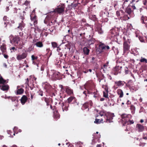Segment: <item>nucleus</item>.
Listing matches in <instances>:
<instances>
[{"label": "nucleus", "mask_w": 147, "mask_h": 147, "mask_svg": "<svg viewBox=\"0 0 147 147\" xmlns=\"http://www.w3.org/2000/svg\"><path fill=\"white\" fill-rule=\"evenodd\" d=\"M3 55L4 57L6 59H8V56L7 55H5V53H4L3 54H2Z\"/></svg>", "instance_id": "nucleus-62"}, {"label": "nucleus", "mask_w": 147, "mask_h": 147, "mask_svg": "<svg viewBox=\"0 0 147 147\" xmlns=\"http://www.w3.org/2000/svg\"><path fill=\"white\" fill-rule=\"evenodd\" d=\"M36 45L37 47H42L43 46L42 42L40 41L36 42Z\"/></svg>", "instance_id": "nucleus-37"}, {"label": "nucleus", "mask_w": 147, "mask_h": 147, "mask_svg": "<svg viewBox=\"0 0 147 147\" xmlns=\"http://www.w3.org/2000/svg\"><path fill=\"white\" fill-rule=\"evenodd\" d=\"M130 88L131 90H133L136 91V89L134 86H130Z\"/></svg>", "instance_id": "nucleus-61"}, {"label": "nucleus", "mask_w": 147, "mask_h": 147, "mask_svg": "<svg viewBox=\"0 0 147 147\" xmlns=\"http://www.w3.org/2000/svg\"><path fill=\"white\" fill-rule=\"evenodd\" d=\"M98 114L101 116H104V117L106 119V122L111 123L113 122L112 120L113 117L114 116L113 113H111L109 112L106 113L105 111H100Z\"/></svg>", "instance_id": "nucleus-2"}, {"label": "nucleus", "mask_w": 147, "mask_h": 147, "mask_svg": "<svg viewBox=\"0 0 147 147\" xmlns=\"http://www.w3.org/2000/svg\"><path fill=\"white\" fill-rule=\"evenodd\" d=\"M51 45L52 47H53V48H57L58 47L57 44L55 42H52Z\"/></svg>", "instance_id": "nucleus-44"}, {"label": "nucleus", "mask_w": 147, "mask_h": 147, "mask_svg": "<svg viewBox=\"0 0 147 147\" xmlns=\"http://www.w3.org/2000/svg\"><path fill=\"white\" fill-rule=\"evenodd\" d=\"M11 36L12 39L10 40L11 43L15 44H18L21 39L20 36L15 35L14 36L12 35Z\"/></svg>", "instance_id": "nucleus-8"}, {"label": "nucleus", "mask_w": 147, "mask_h": 147, "mask_svg": "<svg viewBox=\"0 0 147 147\" xmlns=\"http://www.w3.org/2000/svg\"><path fill=\"white\" fill-rule=\"evenodd\" d=\"M132 11L131 8V5H129L126 8L125 12L129 15V16L130 17V15Z\"/></svg>", "instance_id": "nucleus-27"}, {"label": "nucleus", "mask_w": 147, "mask_h": 147, "mask_svg": "<svg viewBox=\"0 0 147 147\" xmlns=\"http://www.w3.org/2000/svg\"><path fill=\"white\" fill-rule=\"evenodd\" d=\"M84 53L86 55H88L89 54L90 50L87 47H84L83 49Z\"/></svg>", "instance_id": "nucleus-31"}, {"label": "nucleus", "mask_w": 147, "mask_h": 147, "mask_svg": "<svg viewBox=\"0 0 147 147\" xmlns=\"http://www.w3.org/2000/svg\"><path fill=\"white\" fill-rule=\"evenodd\" d=\"M109 34L111 37H114L117 34V33L114 29H111L110 30Z\"/></svg>", "instance_id": "nucleus-28"}, {"label": "nucleus", "mask_w": 147, "mask_h": 147, "mask_svg": "<svg viewBox=\"0 0 147 147\" xmlns=\"http://www.w3.org/2000/svg\"><path fill=\"white\" fill-rule=\"evenodd\" d=\"M117 93L119 96V98H121L123 97V93L122 90L120 89H118L117 91Z\"/></svg>", "instance_id": "nucleus-29"}, {"label": "nucleus", "mask_w": 147, "mask_h": 147, "mask_svg": "<svg viewBox=\"0 0 147 147\" xmlns=\"http://www.w3.org/2000/svg\"><path fill=\"white\" fill-rule=\"evenodd\" d=\"M80 1L84 5H85L89 2V0H80Z\"/></svg>", "instance_id": "nucleus-49"}, {"label": "nucleus", "mask_w": 147, "mask_h": 147, "mask_svg": "<svg viewBox=\"0 0 147 147\" xmlns=\"http://www.w3.org/2000/svg\"><path fill=\"white\" fill-rule=\"evenodd\" d=\"M74 46L73 44L71 42H69L65 45L64 48L62 50V52L64 54V56L66 57L68 52L70 51L71 48H72Z\"/></svg>", "instance_id": "nucleus-4"}, {"label": "nucleus", "mask_w": 147, "mask_h": 147, "mask_svg": "<svg viewBox=\"0 0 147 147\" xmlns=\"http://www.w3.org/2000/svg\"><path fill=\"white\" fill-rule=\"evenodd\" d=\"M57 51L59 53H62V52H61V49L60 48V47H57Z\"/></svg>", "instance_id": "nucleus-57"}, {"label": "nucleus", "mask_w": 147, "mask_h": 147, "mask_svg": "<svg viewBox=\"0 0 147 147\" xmlns=\"http://www.w3.org/2000/svg\"><path fill=\"white\" fill-rule=\"evenodd\" d=\"M72 4H73V7L74 8V9H75V8L78 6V5L79 4V3L78 2H74L73 3H72Z\"/></svg>", "instance_id": "nucleus-43"}, {"label": "nucleus", "mask_w": 147, "mask_h": 147, "mask_svg": "<svg viewBox=\"0 0 147 147\" xmlns=\"http://www.w3.org/2000/svg\"><path fill=\"white\" fill-rule=\"evenodd\" d=\"M131 8L133 10L135 9H136V7L134 5V4H132V5H131Z\"/></svg>", "instance_id": "nucleus-59"}, {"label": "nucleus", "mask_w": 147, "mask_h": 147, "mask_svg": "<svg viewBox=\"0 0 147 147\" xmlns=\"http://www.w3.org/2000/svg\"><path fill=\"white\" fill-rule=\"evenodd\" d=\"M122 68L121 66H116L115 67H114L113 69V71L114 75H117L118 73H121V71H120V69Z\"/></svg>", "instance_id": "nucleus-14"}, {"label": "nucleus", "mask_w": 147, "mask_h": 147, "mask_svg": "<svg viewBox=\"0 0 147 147\" xmlns=\"http://www.w3.org/2000/svg\"><path fill=\"white\" fill-rule=\"evenodd\" d=\"M42 98L44 99V101L46 103H49L50 99L49 98L43 97Z\"/></svg>", "instance_id": "nucleus-51"}, {"label": "nucleus", "mask_w": 147, "mask_h": 147, "mask_svg": "<svg viewBox=\"0 0 147 147\" xmlns=\"http://www.w3.org/2000/svg\"><path fill=\"white\" fill-rule=\"evenodd\" d=\"M62 111L64 112V111H67L68 110V108L69 107V103L66 102H63L62 103L61 105Z\"/></svg>", "instance_id": "nucleus-15"}, {"label": "nucleus", "mask_w": 147, "mask_h": 147, "mask_svg": "<svg viewBox=\"0 0 147 147\" xmlns=\"http://www.w3.org/2000/svg\"><path fill=\"white\" fill-rule=\"evenodd\" d=\"M65 6L64 4H61L58 6L57 8H56L54 10L56 13L61 14L64 11V9Z\"/></svg>", "instance_id": "nucleus-9"}, {"label": "nucleus", "mask_w": 147, "mask_h": 147, "mask_svg": "<svg viewBox=\"0 0 147 147\" xmlns=\"http://www.w3.org/2000/svg\"><path fill=\"white\" fill-rule=\"evenodd\" d=\"M127 123V124L128 125H130L131 124H133L134 123V121L133 120H131L130 119H128L127 121L125 122V124Z\"/></svg>", "instance_id": "nucleus-45"}, {"label": "nucleus", "mask_w": 147, "mask_h": 147, "mask_svg": "<svg viewBox=\"0 0 147 147\" xmlns=\"http://www.w3.org/2000/svg\"><path fill=\"white\" fill-rule=\"evenodd\" d=\"M30 1L26 0L25 1L23 5H25V6L28 7L30 5Z\"/></svg>", "instance_id": "nucleus-47"}, {"label": "nucleus", "mask_w": 147, "mask_h": 147, "mask_svg": "<svg viewBox=\"0 0 147 147\" xmlns=\"http://www.w3.org/2000/svg\"><path fill=\"white\" fill-rule=\"evenodd\" d=\"M20 86H18L17 87V90L16 91L17 94H22L24 92V90L22 88H19Z\"/></svg>", "instance_id": "nucleus-26"}, {"label": "nucleus", "mask_w": 147, "mask_h": 147, "mask_svg": "<svg viewBox=\"0 0 147 147\" xmlns=\"http://www.w3.org/2000/svg\"><path fill=\"white\" fill-rule=\"evenodd\" d=\"M124 71L125 74H128L130 71L128 69L127 67H125L124 68Z\"/></svg>", "instance_id": "nucleus-50"}, {"label": "nucleus", "mask_w": 147, "mask_h": 147, "mask_svg": "<svg viewBox=\"0 0 147 147\" xmlns=\"http://www.w3.org/2000/svg\"><path fill=\"white\" fill-rule=\"evenodd\" d=\"M38 94L41 96H43V92L42 91L40 90L38 91Z\"/></svg>", "instance_id": "nucleus-58"}, {"label": "nucleus", "mask_w": 147, "mask_h": 147, "mask_svg": "<svg viewBox=\"0 0 147 147\" xmlns=\"http://www.w3.org/2000/svg\"><path fill=\"white\" fill-rule=\"evenodd\" d=\"M76 101V98L74 96H70L67 99V102H65L67 103H74Z\"/></svg>", "instance_id": "nucleus-22"}, {"label": "nucleus", "mask_w": 147, "mask_h": 147, "mask_svg": "<svg viewBox=\"0 0 147 147\" xmlns=\"http://www.w3.org/2000/svg\"><path fill=\"white\" fill-rule=\"evenodd\" d=\"M32 61V64L34 65H36L38 67V61Z\"/></svg>", "instance_id": "nucleus-54"}, {"label": "nucleus", "mask_w": 147, "mask_h": 147, "mask_svg": "<svg viewBox=\"0 0 147 147\" xmlns=\"http://www.w3.org/2000/svg\"><path fill=\"white\" fill-rule=\"evenodd\" d=\"M29 82V79L28 78H27L26 79V80L25 83V84H27L28 85Z\"/></svg>", "instance_id": "nucleus-64"}, {"label": "nucleus", "mask_w": 147, "mask_h": 147, "mask_svg": "<svg viewBox=\"0 0 147 147\" xmlns=\"http://www.w3.org/2000/svg\"><path fill=\"white\" fill-rule=\"evenodd\" d=\"M95 41V39L94 38H92L88 40V44L89 45H90L92 44H94V43Z\"/></svg>", "instance_id": "nucleus-36"}, {"label": "nucleus", "mask_w": 147, "mask_h": 147, "mask_svg": "<svg viewBox=\"0 0 147 147\" xmlns=\"http://www.w3.org/2000/svg\"><path fill=\"white\" fill-rule=\"evenodd\" d=\"M43 86L47 92L51 88V86L48 83L46 82L43 84Z\"/></svg>", "instance_id": "nucleus-21"}, {"label": "nucleus", "mask_w": 147, "mask_h": 147, "mask_svg": "<svg viewBox=\"0 0 147 147\" xmlns=\"http://www.w3.org/2000/svg\"><path fill=\"white\" fill-rule=\"evenodd\" d=\"M54 117L56 119H58L59 117V115L57 113H55L54 115Z\"/></svg>", "instance_id": "nucleus-52"}, {"label": "nucleus", "mask_w": 147, "mask_h": 147, "mask_svg": "<svg viewBox=\"0 0 147 147\" xmlns=\"http://www.w3.org/2000/svg\"><path fill=\"white\" fill-rule=\"evenodd\" d=\"M99 49L98 51L100 53L102 52L103 50H108L110 49L109 46L105 45L104 44L102 43H100L99 45Z\"/></svg>", "instance_id": "nucleus-10"}, {"label": "nucleus", "mask_w": 147, "mask_h": 147, "mask_svg": "<svg viewBox=\"0 0 147 147\" xmlns=\"http://www.w3.org/2000/svg\"><path fill=\"white\" fill-rule=\"evenodd\" d=\"M122 118V120L123 121H125V122L127 121L129 119H130L131 117V115L130 114H126L125 113L122 114L121 116Z\"/></svg>", "instance_id": "nucleus-13"}, {"label": "nucleus", "mask_w": 147, "mask_h": 147, "mask_svg": "<svg viewBox=\"0 0 147 147\" xmlns=\"http://www.w3.org/2000/svg\"><path fill=\"white\" fill-rule=\"evenodd\" d=\"M34 49V47L33 45H30L27 51L29 52L32 51Z\"/></svg>", "instance_id": "nucleus-42"}, {"label": "nucleus", "mask_w": 147, "mask_h": 147, "mask_svg": "<svg viewBox=\"0 0 147 147\" xmlns=\"http://www.w3.org/2000/svg\"><path fill=\"white\" fill-rule=\"evenodd\" d=\"M0 49L2 51V54L6 52V45L3 44L0 47Z\"/></svg>", "instance_id": "nucleus-24"}, {"label": "nucleus", "mask_w": 147, "mask_h": 147, "mask_svg": "<svg viewBox=\"0 0 147 147\" xmlns=\"http://www.w3.org/2000/svg\"><path fill=\"white\" fill-rule=\"evenodd\" d=\"M115 84L118 87H116L115 86H114V87L115 88V89H117L118 88V87H121L123 86L125 84H126V83L124 81H116L115 82Z\"/></svg>", "instance_id": "nucleus-18"}, {"label": "nucleus", "mask_w": 147, "mask_h": 147, "mask_svg": "<svg viewBox=\"0 0 147 147\" xmlns=\"http://www.w3.org/2000/svg\"><path fill=\"white\" fill-rule=\"evenodd\" d=\"M44 66L42 65L40 68V70L41 71H43L44 69Z\"/></svg>", "instance_id": "nucleus-63"}, {"label": "nucleus", "mask_w": 147, "mask_h": 147, "mask_svg": "<svg viewBox=\"0 0 147 147\" xmlns=\"http://www.w3.org/2000/svg\"><path fill=\"white\" fill-rule=\"evenodd\" d=\"M8 82V81H7L6 80H4L2 76L0 78V84H5Z\"/></svg>", "instance_id": "nucleus-32"}, {"label": "nucleus", "mask_w": 147, "mask_h": 147, "mask_svg": "<svg viewBox=\"0 0 147 147\" xmlns=\"http://www.w3.org/2000/svg\"><path fill=\"white\" fill-rule=\"evenodd\" d=\"M38 57L37 56H35L34 55H32L31 56V59L32 61H34L36 60L37 61H38V60L37 59Z\"/></svg>", "instance_id": "nucleus-46"}, {"label": "nucleus", "mask_w": 147, "mask_h": 147, "mask_svg": "<svg viewBox=\"0 0 147 147\" xmlns=\"http://www.w3.org/2000/svg\"><path fill=\"white\" fill-rule=\"evenodd\" d=\"M59 87L60 88H61V91H63V90H64V89L63 86L61 85H59Z\"/></svg>", "instance_id": "nucleus-60"}, {"label": "nucleus", "mask_w": 147, "mask_h": 147, "mask_svg": "<svg viewBox=\"0 0 147 147\" xmlns=\"http://www.w3.org/2000/svg\"><path fill=\"white\" fill-rule=\"evenodd\" d=\"M25 26V24L22 21L21 23L19 24V25L17 28L15 29L13 31V32L15 35H18L20 36H22L23 34L22 31Z\"/></svg>", "instance_id": "nucleus-3"}, {"label": "nucleus", "mask_w": 147, "mask_h": 147, "mask_svg": "<svg viewBox=\"0 0 147 147\" xmlns=\"http://www.w3.org/2000/svg\"><path fill=\"white\" fill-rule=\"evenodd\" d=\"M55 12L54 11L48 13L46 19L48 20L51 19H54L55 18L56 14Z\"/></svg>", "instance_id": "nucleus-11"}, {"label": "nucleus", "mask_w": 147, "mask_h": 147, "mask_svg": "<svg viewBox=\"0 0 147 147\" xmlns=\"http://www.w3.org/2000/svg\"><path fill=\"white\" fill-rule=\"evenodd\" d=\"M131 40H128L123 42V53H127L129 51L130 47Z\"/></svg>", "instance_id": "nucleus-5"}, {"label": "nucleus", "mask_w": 147, "mask_h": 147, "mask_svg": "<svg viewBox=\"0 0 147 147\" xmlns=\"http://www.w3.org/2000/svg\"><path fill=\"white\" fill-rule=\"evenodd\" d=\"M89 105L91 106L92 105V102L91 100H90L88 102H85L83 106L85 109H86L89 107Z\"/></svg>", "instance_id": "nucleus-23"}, {"label": "nucleus", "mask_w": 147, "mask_h": 147, "mask_svg": "<svg viewBox=\"0 0 147 147\" xmlns=\"http://www.w3.org/2000/svg\"><path fill=\"white\" fill-rule=\"evenodd\" d=\"M51 74L50 75L51 76L52 79L53 80H60L61 78V75L60 73L56 72L54 70L51 71Z\"/></svg>", "instance_id": "nucleus-7"}, {"label": "nucleus", "mask_w": 147, "mask_h": 147, "mask_svg": "<svg viewBox=\"0 0 147 147\" xmlns=\"http://www.w3.org/2000/svg\"><path fill=\"white\" fill-rule=\"evenodd\" d=\"M30 19L32 21L34 22V25L35 26L37 24V17L35 14L34 13H32L30 15Z\"/></svg>", "instance_id": "nucleus-17"}, {"label": "nucleus", "mask_w": 147, "mask_h": 147, "mask_svg": "<svg viewBox=\"0 0 147 147\" xmlns=\"http://www.w3.org/2000/svg\"><path fill=\"white\" fill-rule=\"evenodd\" d=\"M7 98H8V99H11V100L13 102L15 101L17 99V97H11V96H9Z\"/></svg>", "instance_id": "nucleus-48"}, {"label": "nucleus", "mask_w": 147, "mask_h": 147, "mask_svg": "<svg viewBox=\"0 0 147 147\" xmlns=\"http://www.w3.org/2000/svg\"><path fill=\"white\" fill-rule=\"evenodd\" d=\"M105 89L107 92V93H106L105 92H103V96L105 98H107L108 99H109V98L108 97V89L107 88H105Z\"/></svg>", "instance_id": "nucleus-34"}, {"label": "nucleus", "mask_w": 147, "mask_h": 147, "mask_svg": "<svg viewBox=\"0 0 147 147\" xmlns=\"http://www.w3.org/2000/svg\"><path fill=\"white\" fill-rule=\"evenodd\" d=\"M73 4L72 3H71V5H68L67 7L66 8L65 10V12L66 13H68L67 12L69 10H70L72 9L73 7Z\"/></svg>", "instance_id": "nucleus-33"}, {"label": "nucleus", "mask_w": 147, "mask_h": 147, "mask_svg": "<svg viewBox=\"0 0 147 147\" xmlns=\"http://www.w3.org/2000/svg\"><path fill=\"white\" fill-rule=\"evenodd\" d=\"M141 20L142 23L145 24V23L144 21L147 20V17L142 16L141 17Z\"/></svg>", "instance_id": "nucleus-35"}, {"label": "nucleus", "mask_w": 147, "mask_h": 147, "mask_svg": "<svg viewBox=\"0 0 147 147\" xmlns=\"http://www.w3.org/2000/svg\"><path fill=\"white\" fill-rule=\"evenodd\" d=\"M130 109L131 111V113L132 114L135 113V107L133 105H131L130 107Z\"/></svg>", "instance_id": "nucleus-39"}, {"label": "nucleus", "mask_w": 147, "mask_h": 147, "mask_svg": "<svg viewBox=\"0 0 147 147\" xmlns=\"http://www.w3.org/2000/svg\"><path fill=\"white\" fill-rule=\"evenodd\" d=\"M64 89H65V92L69 95H71L73 94V90L70 88L68 86L65 87Z\"/></svg>", "instance_id": "nucleus-19"}, {"label": "nucleus", "mask_w": 147, "mask_h": 147, "mask_svg": "<svg viewBox=\"0 0 147 147\" xmlns=\"http://www.w3.org/2000/svg\"><path fill=\"white\" fill-rule=\"evenodd\" d=\"M9 88V86L7 84L0 85V89L3 91H7Z\"/></svg>", "instance_id": "nucleus-20"}, {"label": "nucleus", "mask_w": 147, "mask_h": 147, "mask_svg": "<svg viewBox=\"0 0 147 147\" xmlns=\"http://www.w3.org/2000/svg\"><path fill=\"white\" fill-rule=\"evenodd\" d=\"M69 37V35H66L64 37L63 39L65 40V41H68V40L67 39V37Z\"/></svg>", "instance_id": "nucleus-56"}, {"label": "nucleus", "mask_w": 147, "mask_h": 147, "mask_svg": "<svg viewBox=\"0 0 147 147\" xmlns=\"http://www.w3.org/2000/svg\"><path fill=\"white\" fill-rule=\"evenodd\" d=\"M11 52H14L16 51L17 49L14 47H12L10 49Z\"/></svg>", "instance_id": "nucleus-55"}, {"label": "nucleus", "mask_w": 147, "mask_h": 147, "mask_svg": "<svg viewBox=\"0 0 147 147\" xmlns=\"http://www.w3.org/2000/svg\"><path fill=\"white\" fill-rule=\"evenodd\" d=\"M116 15L118 18H121L123 17L126 20H128L130 18L128 15H125V13L122 10L117 11L116 12Z\"/></svg>", "instance_id": "nucleus-6"}, {"label": "nucleus", "mask_w": 147, "mask_h": 147, "mask_svg": "<svg viewBox=\"0 0 147 147\" xmlns=\"http://www.w3.org/2000/svg\"><path fill=\"white\" fill-rule=\"evenodd\" d=\"M27 55L28 53L25 51L22 54L17 55L16 59L18 61H20L26 58Z\"/></svg>", "instance_id": "nucleus-12"}, {"label": "nucleus", "mask_w": 147, "mask_h": 147, "mask_svg": "<svg viewBox=\"0 0 147 147\" xmlns=\"http://www.w3.org/2000/svg\"><path fill=\"white\" fill-rule=\"evenodd\" d=\"M97 30L99 34H102L103 33L102 28L100 27H98L97 28Z\"/></svg>", "instance_id": "nucleus-41"}, {"label": "nucleus", "mask_w": 147, "mask_h": 147, "mask_svg": "<svg viewBox=\"0 0 147 147\" xmlns=\"http://www.w3.org/2000/svg\"><path fill=\"white\" fill-rule=\"evenodd\" d=\"M47 55V56H49V57H50L52 54V52L50 50L49 48L47 49H46Z\"/></svg>", "instance_id": "nucleus-38"}, {"label": "nucleus", "mask_w": 147, "mask_h": 147, "mask_svg": "<svg viewBox=\"0 0 147 147\" xmlns=\"http://www.w3.org/2000/svg\"><path fill=\"white\" fill-rule=\"evenodd\" d=\"M140 61L141 62H145V63H147V59L144 58H142L140 60Z\"/></svg>", "instance_id": "nucleus-53"}, {"label": "nucleus", "mask_w": 147, "mask_h": 147, "mask_svg": "<svg viewBox=\"0 0 147 147\" xmlns=\"http://www.w3.org/2000/svg\"><path fill=\"white\" fill-rule=\"evenodd\" d=\"M27 97L26 95H23L20 99L21 103L22 105L24 104L27 100Z\"/></svg>", "instance_id": "nucleus-25"}, {"label": "nucleus", "mask_w": 147, "mask_h": 147, "mask_svg": "<svg viewBox=\"0 0 147 147\" xmlns=\"http://www.w3.org/2000/svg\"><path fill=\"white\" fill-rule=\"evenodd\" d=\"M93 86V84L91 81H88L84 85V88L86 89L85 91H83V93L85 95L84 98L85 100H86L87 97L89 96L88 94H91V92L90 91L92 89Z\"/></svg>", "instance_id": "nucleus-1"}, {"label": "nucleus", "mask_w": 147, "mask_h": 147, "mask_svg": "<svg viewBox=\"0 0 147 147\" xmlns=\"http://www.w3.org/2000/svg\"><path fill=\"white\" fill-rule=\"evenodd\" d=\"M136 130L139 132H142L145 129L144 126L140 124H137L136 126Z\"/></svg>", "instance_id": "nucleus-16"}, {"label": "nucleus", "mask_w": 147, "mask_h": 147, "mask_svg": "<svg viewBox=\"0 0 147 147\" xmlns=\"http://www.w3.org/2000/svg\"><path fill=\"white\" fill-rule=\"evenodd\" d=\"M109 62H107L105 64L103 67H102L101 69H102L103 70H104V69H107V67L108 66Z\"/></svg>", "instance_id": "nucleus-40"}, {"label": "nucleus", "mask_w": 147, "mask_h": 147, "mask_svg": "<svg viewBox=\"0 0 147 147\" xmlns=\"http://www.w3.org/2000/svg\"><path fill=\"white\" fill-rule=\"evenodd\" d=\"M94 123L96 124H100V123H104L103 120V119H98L96 118L95 121L94 122Z\"/></svg>", "instance_id": "nucleus-30"}]
</instances>
